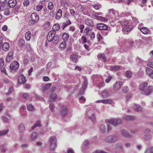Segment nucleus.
Wrapping results in <instances>:
<instances>
[{
	"instance_id": "393cba45",
	"label": "nucleus",
	"mask_w": 153,
	"mask_h": 153,
	"mask_svg": "<svg viewBox=\"0 0 153 153\" xmlns=\"http://www.w3.org/2000/svg\"><path fill=\"white\" fill-rule=\"evenodd\" d=\"M97 57L99 60L104 62L106 61L107 59L105 55L103 54L98 55Z\"/></svg>"
},
{
	"instance_id": "79ce46f5",
	"label": "nucleus",
	"mask_w": 153,
	"mask_h": 153,
	"mask_svg": "<svg viewBox=\"0 0 153 153\" xmlns=\"http://www.w3.org/2000/svg\"><path fill=\"white\" fill-rule=\"evenodd\" d=\"M90 30L91 31V30L90 29L89 27H87L84 30V32L85 33L86 35H90Z\"/></svg>"
},
{
	"instance_id": "09e8293b",
	"label": "nucleus",
	"mask_w": 153,
	"mask_h": 153,
	"mask_svg": "<svg viewBox=\"0 0 153 153\" xmlns=\"http://www.w3.org/2000/svg\"><path fill=\"white\" fill-rule=\"evenodd\" d=\"M136 61L139 65L141 64L143 62V61L140 58L138 57L136 58Z\"/></svg>"
},
{
	"instance_id": "7c9ffc66",
	"label": "nucleus",
	"mask_w": 153,
	"mask_h": 153,
	"mask_svg": "<svg viewBox=\"0 0 153 153\" xmlns=\"http://www.w3.org/2000/svg\"><path fill=\"white\" fill-rule=\"evenodd\" d=\"M67 43L65 41H63L60 43V47L62 50L65 49Z\"/></svg>"
},
{
	"instance_id": "69168bd1",
	"label": "nucleus",
	"mask_w": 153,
	"mask_h": 153,
	"mask_svg": "<svg viewBox=\"0 0 153 153\" xmlns=\"http://www.w3.org/2000/svg\"><path fill=\"white\" fill-rule=\"evenodd\" d=\"M36 97L37 99L42 101H44L45 102V100L42 97L37 95L36 96Z\"/></svg>"
},
{
	"instance_id": "37998d69",
	"label": "nucleus",
	"mask_w": 153,
	"mask_h": 153,
	"mask_svg": "<svg viewBox=\"0 0 153 153\" xmlns=\"http://www.w3.org/2000/svg\"><path fill=\"white\" fill-rule=\"evenodd\" d=\"M100 130L102 132H104L106 130V127L103 124H101L100 126Z\"/></svg>"
},
{
	"instance_id": "39448f33",
	"label": "nucleus",
	"mask_w": 153,
	"mask_h": 153,
	"mask_svg": "<svg viewBox=\"0 0 153 153\" xmlns=\"http://www.w3.org/2000/svg\"><path fill=\"white\" fill-rule=\"evenodd\" d=\"M118 140V137L116 135H110L105 139V140L106 142L110 143H115Z\"/></svg>"
},
{
	"instance_id": "3c124183",
	"label": "nucleus",
	"mask_w": 153,
	"mask_h": 153,
	"mask_svg": "<svg viewBox=\"0 0 153 153\" xmlns=\"http://www.w3.org/2000/svg\"><path fill=\"white\" fill-rule=\"evenodd\" d=\"M22 96L25 99H28L30 97V95L27 93H25L23 94Z\"/></svg>"
},
{
	"instance_id": "4be33fe9",
	"label": "nucleus",
	"mask_w": 153,
	"mask_h": 153,
	"mask_svg": "<svg viewBox=\"0 0 153 153\" xmlns=\"http://www.w3.org/2000/svg\"><path fill=\"white\" fill-rule=\"evenodd\" d=\"M18 128L19 132L21 133H22L25 129V128L24 124L22 123L19 124L18 126Z\"/></svg>"
},
{
	"instance_id": "a878e982",
	"label": "nucleus",
	"mask_w": 153,
	"mask_h": 153,
	"mask_svg": "<svg viewBox=\"0 0 153 153\" xmlns=\"http://www.w3.org/2000/svg\"><path fill=\"white\" fill-rule=\"evenodd\" d=\"M51 83H49L42 86V90L44 92L45 91L49 88L51 86Z\"/></svg>"
},
{
	"instance_id": "c9c22d12",
	"label": "nucleus",
	"mask_w": 153,
	"mask_h": 153,
	"mask_svg": "<svg viewBox=\"0 0 153 153\" xmlns=\"http://www.w3.org/2000/svg\"><path fill=\"white\" fill-rule=\"evenodd\" d=\"M122 134L124 137H127L129 136V134L128 131L125 129H123L121 131Z\"/></svg>"
},
{
	"instance_id": "c85d7f7f",
	"label": "nucleus",
	"mask_w": 153,
	"mask_h": 153,
	"mask_svg": "<svg viewBox=\"0 0 153 153\" xmlns=\"http://www.w3.org/2000/svg\"><path fill=\"white\" fill-rule=\"evenodd\" d=\"M62 11L61 9H59L58 10V11L56 15V16H55L56 19H59L61 18V17L62 16Z\"/></svg>"
},
{
	"instance_id": "de8ad7c7",
	"label": "nucleus",
	"mask_w": 153,
	"mask_h": 153,
	"mask_svg": "<svg viewBox=\"0 0 153 153\" xmlns=\"http://www.w3.org/2000/svg\"><path fill=\"white\" fill-rule=\"evenodd\" d=\"M146 73L150 76L153 71V70L147 67L146 69Z\"/></svg>"
},
{
	"instance_id": "7ed1b4c3",
	"label": "nucleus",
	"mask_w": 153,
	"mask_h": 153,
	"mask_svg": "<svg viewBox=\"0 0 153 153\" xmlns=\"http://www.w3.org/2000/svg\"><path fill=\"white\" fill-rule=\"evenodd\" d=\"M50 148L51 150L54 151L57 147V140L55 137H51L49 140Z\"/></svg>"
},
{
	"instance_id": "dca6fc26",
	"label": "nucleus",
	"mask_w": 153,
	"mask_h": 153,
	"mask_svg": "<svg viewBox=\"0 0 153 153\" xmlns=\"http://www.w3.org/2000/svg\"><path fill=\"white\" fill-rule=\"evenodd\" d=\"M133 108L135 111L138 112L141 111L143 109L140 105L136 104L133 105Z\"/></svg>"
},
{
	"instance_id": "680f3d73",
	"label": "nucleus",
	"mask_w": 153,
	"mask_h": 153,
	"mask_svg": "<svg viewBox=\"0 0 153 153\" xmlns=\"http://www.w3.org/2000/svg\"><path fill=\"white\" fill-rule=\"evenodd\" d=\"M29 4V0H24L23 1V4L25 6H27Z\"/></svg>"
},
{
	"instance_id": "6ab92c4d",
	"label": "nucleus",
	"mask_w": 153,
	"mask_h": 153,
	"mask_svg": "<svg viewBox=\"0 0 153 153\" xmlns=\"http://www.w3.org/2000/svg\"><path fill=\"white\" fill-rule=\"evenodd\" d=\"M17 4L16 0H10L7 3L9 6L11 7H14Z\"/></svg>"
},
{
	"instance_id": "13d9d810",
	"label": "nucleus",
	"mask_w": 153,
	"mask_h": 153,
	"mask_svg": "<svg viewBox=\"0 0 153 153\" xmlns=\"http://www.w3.org/2000/svg\"><path fill=\"white\" fill-rule=\"evenodd\" d=\"M81 39L82 40V44H84L86 42L87 39L84 36H83L82 37Z\"/></svg>"
},
{
	"instance_id": "20e7f679",
	"label": "nucleus",
	"mask_w": 153,
	"mask_h": 153,
	"mask_svg": "<svg viewBox=\"0 0 153 153\" xmlns=\"http://www.w3.org/2000/svg\"><path fill=\"white\" fill-rule=\"evenodd\" d=\"M105 122L109 123L114 125L117 126L121 124L122 123L121 120L119 118H114L112 119L105 120Z\"/></svg>"
},
{
	"instance_id": "6e6552de",
	"label": "nucleus",
	"mask_w": 153,
	"mask_h": 153,
	"mask_svg": "<svg viewBox=\"0 0 153 153\" xmlns=\"http://www.w3.org/2000/svg\"><path fill=\"white\" fill-rule=\"evenodd\" d=\"M60 114L63 117L67 114V108L66 105H62L59 110Z\"/></svg>"
},
{
	"instance_id": "58836bf2",
	"label": "nucleus",
	"mask_w": 153,
	"mask_h": 153,
	"mask_svg": "<svg viewBox=\"0 0 153 153\" xmlns=\"http://www.w3.org/2000/svg\"><path fill=\"white\" fill-rule=\"evenodd\" d=\"M110 68L111 70L115 71H117L120 69V67L117 65L111 66Z\"/></svg>"
},
{
	"instance_id": "f3484780",
	"label": "nucleus",
	"mask_w": 153,
	"mask_h": 153,
	"mask_svg": "<svg viewBox=\"0 0 153 153\" xmlns=\"http://www.w3.org/2000/svg\"><path fill=\"white\" fill-rule=\"evenodd\" d=\"M122 85V82L121 81H118L116 82L114 85L113 86V89L115 90H117L120 88Z\"/></svg>"
},
{
	"instance_id": "412c9836",
	"label": "nucleus",
	"mask_w": 153,
	"mask_h": 153,
	"mask_svg": "<svg viewBox=\"0 0 153 153\" xmlns=\"http://www.w3.org/2000/svg\"><path fill=\"white\" fill-rule=\"evenodd\" d=\"M71 59L74 62L78 61V56L76 54L72 53L70 56Z\"/></svg>"
},
{
	"instance_id": "9b49d317",
	"label": "nucleus",
	"mask_w": 153,
	"mask_h": 153,
	"mask_svg": "<svg viewBox=\"0 0 153 153\" xmlns=\"http://www.w3.org/2000/svg\"><path fill=\"white\" fill-rule=\"evenodd\" d=\"M56 33V32L53 31H51L48 33L47 39L49 42L51 41L53 36L55 35Z\"/></svg>"
},
{
	"instance_id": "8fccbe9b",
	"label": "nucleus",
	"mask_w": 153,
	"mask_h": 153,
	"mask_svg": "<svg viewBox=\"0 0 153 153\" xmlns=\"http://www.w3.org/2000/svg\"><path fill=\"white\" fill-rule=\"evenodd\" d=\"M62 38L63 41H65L66 42L67 41V33H63L62 35Z\"/></svg>"
},
{
	"instance_id": "bf43d9fd",
	"label": "nucleus",
	"mask_w": 153,
	"mask_h": 153,
	"mask_svg": "<svg viewBox=\"0 0 153 153\" xmlns=\"http://www.w3.org/2000/svg\"><path fill=\"white\" fill-rule=\"evenodd\" d=\"M128 90V87L125 86L123 88L122 91L125 93H126Z\"/></svg>"
},
{
	"instance_id": "b1692460",
	"label": "nucleus",
	"mask_w": 153,
	"mask_h": 153,
	"mask_svg": "<svg viewBox=\"0 0 153 153\" xmlns=\"http://www.w3.org/2000/svg\"><path fill=\"white\" fill-rule=\"evenodd\" d=\"M42 126L41 121L40 120H38L37 123L35 124L31 128V130H33L34 128L37 127H39Z\"/></svg>"
},
{
	"instance_id": "052dcab7",
	"label": "nucleus",
	"mask_w": 153,
	"mask_h": 153,
	"mask_svg": "<svg viewBox=\"0 0 153 153\" xmlns=\"http://www.w3.org/2000/svg\"><path fill=\"white\" fill-rule=\"evenodd\" d=\"M13 87H11L9 89V91L8 92L6 93V95H8L11 94L13 91Z\"/></svg>"
},
{
	"instance_id": "bb28decb",
	"label": "nucleus",
	"mask_w": 153,
	"mask_h": 153,
	"mask_svg": "<svg viewBox=\"0 0 153 153\" xmlns=\"http://www.w3.org/2000/svg\"><path fill=\"white\" fill-rule=\"evenodd\" d=\"M9 44L7 43H4L2 45V49L4 51H7L9 48Z\"/></svg>"
},
{
	"instance_id": "2eb2a0df",
	"label": "nucleus",
	"mask_w": 153,
	"mask_h": 153,
	"mask_svg": "<svg viewBox=\"0 0 153 153\" xmlns=\"http://www.w3.org/2000/svg\"><path fill=\"white\" fill-rule=\"evenodd\" d=\"M140 31L144 34H147L151 33L150 30L146 27L141 28L140 29Z\"/></svg>"
},
{
	"instance_id": "5701e85b",
	"label": "nucleus",
	"mask_w": 153,
	"mask_h": 153,
	"mask_svg": "<svg viewBox=\"0 0 153 153\" xmlns=\"http://www.w3.org/2000/svg\"><path fill=\"white\" fill-rule=\"evenodd\" d=\"M147 85L148 84L147 82H143L140 84L139 88V89L141 90H142V91H143L148 87L147 86Z\"/></svg>"
},
{
	"instance_id": "0eeeda50",
	"label": "nucleus",
	"mask_w": 153,
	"mask_h": 153,
	"mask_svg": "<svg viewBox=\"0 0 153 153\" xmlns=\"http://www.w3.org/2000/svg\"><path fill=\"white\" fill-rule=\"evenodd\" d=\"M96 28L100 30H108V27L107 25L104 23H98L96 25Z\"/></svg>"
},
{
	"instance_id": "473e14b6",
	"label": "nucleus",
	"mask_w": 153,
	"mask_h": 153,
	"mask_svg": "<svg viewBox=\"0 0 153 153\" xmlns=\"http://www.w3.org/2000/svg\"><path fill=\"white\" fill-rule=\"evenodd\" d=\"M31 36V33L30 31H27L25 34L26 39L28 41L30 40Z\"/></svg>"
},
{
	"instance_id": "4468645a",
	"label": "nucleus",
	"mask_w": 153,
	"mask_h": 153,
	"mask_svg": "<svg viewBox=\"0 0 153 153\" xmlns=\"http://www.w3.org/2000/svg\"><path fill=\"white\" fill-rule=\"evenodd\" d=\"M123 118L126 120H133L136 118L135 116L133 115H125L123 116Z\"/></svg>"
},
{
	"instance_id": "a18cd8bd",
	"label": "nucleus",
	"mask_w": 153,
	"mask_h": 153,
	"mask_svg": "<svg viewBox=\"0 0 153 153\" xmlns=\"http://www.w3.org/2000/svg\"><path fill=\"white\" fill-rule=\"evenodd\" d=\"M126 75L127 78H130L132 77V73L130 71H127L126 72Z\"/></svg>"
},
{
	"instance_id": "423d86ee",
	"label": "nucleus",
	"mask_w": 153,
	"mask_h": 153,
	"mask_svg": "<svg viewBox=\"0 0 153 153\" xmlns=\"http://www.w3.org/2000/svg\"><path fill=\"white\" fill-rule=\"evenodd\" d=\"M153 91V87L152 86H148L146 88L142 91L141 94L143 95H147L149 94Z\"/></svg>"
},
{
	"instance_id": "f257e3e1",
	"label": "nucleus",
	"mask_w": 153,
	"mask_h": 153,
	"mask_svg": "<svg viewBox=\"0 0 153 153\" xmlns=\"http://www.w3.org/2000/svg\"><path fill=\"white\" fill-rule=\"evenodd\" d=\"M133 20L135 22L134 24L132 26L128 25V21L126 20H124L123 21H120L119 22V23L123 26L125 27H123L122 31L123 32L124 34H127V32L131 30L134 26L139 23V22L137 19L136 18H134Z\"/></svg>"
},
{
	"instance_id": "e2e57ef3",
	"label": "nucleus",
	"mask_w": 153,
	"mask_h": 153,
	"mask_svg": "<svg viewBox=\"0 0 153 153\" xmlns=\"http://www.w3.org/2000/svg\"><path fill=\"white\" fill-rule=\"evenodd\" d=\"M78 8L80 12H82L84 10V8L82 7V6L79 5L78 6Z\"/></svg>"
},
{
	"instance_id": "6e6d98bb",
	"label": "nucleus",
	"mask_w": 153,
	"mask_h": 153,
	"mask_svg": "<svg viewBox=\"0 0 153 153\" xmlns=\"http://www.w3.org/2000/svg\"><path fill=\"white\" fill-rule=\"evenodd\" d=\"M53 7V4L51 2H49L48 4V8L49 10H52Z\"/></svg>"
},
{
	"instance_id": "a19ab883",
	"label": "nucleus",
	"mask_w": 153,
	"mask_h": 153,
	"mask_svg": "<svg viewBox=\"0 0 153 153\" xmlns=\"http://www.w3.org/2000/svg\"><path fill=\"white\" fill-rule=\"evenodd\" d=\"M109 29H108V30H102V31H101V33L102 34V35H103L104 36H107L108 34L109 33V32L110 31H111L110 30V27H109Z\"/></svg>"
},
{
	"instance_id": "2f4dec72",
	"label": "nucleus",
	"mask_w": 153,
	"mask_h": 153,
	"mask_svg": "<svg viewBox=\"0 0 153 153\" xmlns=\"http://www.w3.org/2000/svg\"><path fill=\"white\" fill-rule=\"evenodd\" d=\"M152 137V135L150 134H146L144 136L143 138L146 141H148L151 139Z\"/></svg>"
},
{
	"instance_id": "49530a36",
	"label": "nucleus",
	"mask_w": 153,
	"mask_h": 153,
	"mask_svg": "<svg viewBox=\"0 0 153 153\" xmlns=\"http://www.w3.org/2000/svg\"><path fill=\"white\" fill-rule=\"evenodd\" d=\"M55 108V105L52 103H49V108L52 112H53Z\"/></svg>"
},
{
	"instance_id": "4c0bfd02",
	"label": "nucleus",
	"mask_w": 153,
	"mask_h": 153,
	"mask_svg": "<svg viewBox=\"0 0 153 153\" xmlns=\"http://www.w3.org/2000/svg\"><path fill=\"white\" fill-rule=\"evenodd\" d=\"M97 37L99 42H102L103 37L100 33H97Z\"/></svg>"
},
{
	"instance_id": "4d7b16f0",
	"label": "nucleus",
	"mask_w": 153,
	"mask_h": 153,
	"mask_svg": "<svg viewBox=\"0 0 153 153\" xmlns=\"http://www.w3.org/2000/svg\"><path fill=\"white\" fill-rule=\"evenodd\" d=\"M6 8L5 3H3L1 6L0 9L1 11H3Z\"/></svg>"
},
{
	"instance_id": "864d4df0",
	"label": "nucleus",
	"mask_w": 153,
	"mask_h": 153,
	"mask_svg": "<svg viewBox=\"0 0 153 153\" xmlns=\"http://www.w3.org/2000/svg\"><path fill=\"white\" fill-rule=\"evenodd\" d=\"M23 62L25 65H26L29 63V60L27 58H25L23 59Z\"/></svg>"
},
{
	"instance_id": "ea45409f",
	"label": "nucleus",
	"mask_w": 153,
	"mask_h": 153,
	"mask_svg": "<svg viewBox=\"0 0 153 153\" xmlns=\"http://www.w3.org/2000/svg\"><path fill=\"white\" fill-rule=\"evenodd\" d=\"M102 13L100 12L95 13L93 15L98 20H100L102 19V17L101 16H98V15H101Z\"/></svg>"
},
{
	"instance_id": "aec40b11",
	"label": "nucleus",
	"mask_w": 153,
	"mask_h": 153,
	"mask_svg": "<svg viewBox=\"0 0 153 153\" xmlns=\"http://www.w3.org/2000/svg\"><path fill=\"white\" fill-rule=\"evenodd\" d=\"M85 22L88 26L90 27H93L94 26V22L91 19H86Z\"/></svg>"
},
{
	"instance_id": "1a4fd4ad",
	"label": "nucleus",
	"mask_w": 153,
	"mask_h": 153,
	"mask_svg": "<svg viewBox=\"0 0 153 153\" xmlns=\"http://www.w3.org/2000/svg\"><path fill=\"white\" fill-rule=\"evenodd\" d=\"M27 81L26 77L23 75L21 74L19 77L18 82L21 84H24Z\"/></svg>"
},
{
	"instance_id": "5fc2aeb1",
	"label": "nucleus",
	"mask_w": 153,
	"mask_h": 153,
	"mask_svg": "<svg viewBox=\"0 0 153 153\" xmlns=\"http://www.w3.org/2000/svg\"><path fill=\"white\" fill-rule=\"evenodd\" d=\"M89 118L92 121L94 122L95 120L96 117L94 114H92L91 116L89 117Z\"/></svg>"
},
{
	"instance_id": "338daca9",
	"label": "nucleus",
	"mask_w": 153,
	"mask_h": 153,
	"mask_svg": "<svg viewBox=\"0 0 153 153\" xmlns=\"http://www.w3.org/2000/svg\"><path fill=\"white\" fill-rule=\"evenodd\" d=\"M4 65V61L2 59H0V67H3Z\"/></svg>"
},
{
	"instance_id": "9d476101",
	"label": "nucleus",
	"mask_w": 153,
	"mask_h": 153,
	"mask_svg": "<svg viewBox=\"0 0 153 153\" xmlns=\"http://www.w3.org/2000/svg\"><path fill=\"white\" fill-rule=\"evenodd\" d=\"M19 67V64L16 61H13L10 65V69L15 70L18 68Z\"/></svg>"
},
{
	"instance_id": "f03ea898",
	"label": "nucleus",
	"mask_w": 153,
	"mask_h": 153,
	"mask_svg": "<svg viewBox=\"0 0 153 153\" xmlns=\"http://www.w3.org/2000/svg\"><path fill=\"white\" fill-rule=\"evenodd\" d=\"M39 18V17L38 15L35 13H33L30 16L31 20L29 22V24L30 26L33 25L34 24L38 22Z\"/></svg>"
},
{
	"instance_id": "f8f14e48",
	"label": "nucleus",
	"mask_w": 153,
	"mask_h": 153,
	"mask_svg": "<svg viewBox=\"0 0 153 153\" xmlns=\"http://www.w3.org/2000/svg\"><path fill=\"white\" fill-rule=\"evenodd\" d=\"M101 96L102 97L104 98L110 96L111 95L109 91L108 90L104 89L102 90L101 92Z\"/></svg>"
},
{
	"instance_id": "c756f323",
	"label": "nucleus",
	"mask_w": 153,
	"mask_h": 153,
	"mask_svg": "<svg viewBox=\"0 0 153 153\" xmlns=\"http://www.w3.org/2000/svg\"><path fill=\"white\" fill-rule=\"evenodd\" d=\"M57 97V95L55 93H52L51 94L50 97L49 99L50 101H54Z\"/></svg>"
},
{
	"instance_id": "ddd939ff",
	"label": "nucleus",
	"mask_w": 153,
	"mask_h": 153,
	"mask_svg": "<svg viewBox=\"0 0 153 153\" xmlns=\"http://www.w3.org/2000/svg\"><path fill=\"white\" fill-rule=\"evenodd\" d=\"M13 53L12 52H10L7 54L6 58V61L7 62H10L12 60L13 58Z\"/></svg>"
},
{
	"instance_id": "a211bd4d",
	"label": "nucleus",
	"mask_w": 153,
	"mask_h": 153,
	"mask_svg": "<svg viewBox=\"0 0 153 153\" xmlns=\"http://www.w3.org/2000/svg\"><path fill=\"white\" fill-rule=\"evenodd\" d=\"M59 36L58 35H55V36H53L52 41L53 43L54 44H57L59 42Z\"/></svg>"
},
{
	"instance_id": "774afa93",
	"label": "nucleus",
	"mask_w": 153,
	"mask_h": 153,
	"mask_svg": "<svg viewBox=\"0 0 153 153\" xmlns=\"http://www.w3.org/2000/svg\"><path fill=\"white\" fill-rule=\"evenodd\" d=\"M147 65L149 67L153 69V62H148L147 64Z\"/></svg>"
},
{
	"instance_id": "72a5a7b5",
	"label": "nucleus",
	"mask_w": 153,
	"mask_h": 153,
	"mask_svg": "<svg viewBox=\"0 0 153 153\" xmlns=\"http://www.w3.org/2000/svg\"><path fill=\"white\" fill-rule=\"evenodd\" d=\"M19 44L21 47H24L25 46V41L24 39H21L19 40Z\"/></svg>"
},
{
	"instance_id": "e433bc0d",
	"label": "nucleus",
	"mask_w": 153,
	"mask_h": 153,
	"mask_svg": "<svg viewBox=\"0 0 153 153\" xmlns=\"http://www.w3.org/2000/svg\"><path fill=\"white\" fill-rule=\"evenodd\" d=\"M144 153H153V146L147 148Z\"/></svg>"
},
{
	"instance_id": "f704fd0d",
	"label": "nucleus",
	"mask_w": 153,
	"mask_h": 153,
	"mask_svg": "<svg viewBox=\"0 0 153 153\" xmlns=\"http://www.w3.org/2000/svg\"><path fill=\"white\" fill-rule=\"evenodd\" d=\"M60 25L59 24H55L53 26V31H55L56 32V31H58L60 28Z\"/></svg>"
},
{
	"instance_id": "0e129e2a",
	"label": "nucleus",
	"mask_w": 153,
	"mask_h": 153,
	"mask_svg": "<svg viewBox=\"0 0 153 153\" xmlns=\"http://www.w3.org/2000/svg\"><path fill=\"white\" fill-rule=\"evenodd\" d=\"M1 71L2 73H4V74L5 75L7 74V73L6 72V70L5 68L4 67H2L1 68Z\"/></svg>"
},
{
	"instance_id": "603ef678",
	"label": "nucleus",
	"mask_w": 153,
	"mask_h": 153,
	"mask_svg": "<svg viewBox=\"0 0 153 153\" xmlns=\"http://www.w3.org/2000/svg\"><path fill=\"white\" fill-rule=\"evenodd\" d=\"M28 109L30 111H33L34 109V107L32 104H29L27 106Z\"/></svg>"
},
{
	"instance_id": "cd10ccee",
	"label": "nucleus",
	"mask_w": 153,
	"mask_h": 153,
	"mask_svg": "<svg viewBox=\"0 0 153 153\" xmlns=\"http://www.w3.org/2000/svg\"><path fill=\"white\" fill-rule=\"evenodd\" d=\"M108 13L111 15L112 14L113 15L115 16L118 15V12L116 10H114L113 9H111L108 10Z\"/></svg>"
},
{
	"instance_id": "c03bdc74",
	"label": "nucleus",
	"mask_w": 153,
	"mask_h": 153,
	"mask_svg": "<svg viewBox=\"0 0 153 153\" xmlns=\"http://www.w3.org/2000/svg\"><path fill=\"white\" fill-rule=\"evenodd\" d=\"M37 134L36 132H33L31 134V140H33L37 138Z\"/></svg>"
}]
</instances>
